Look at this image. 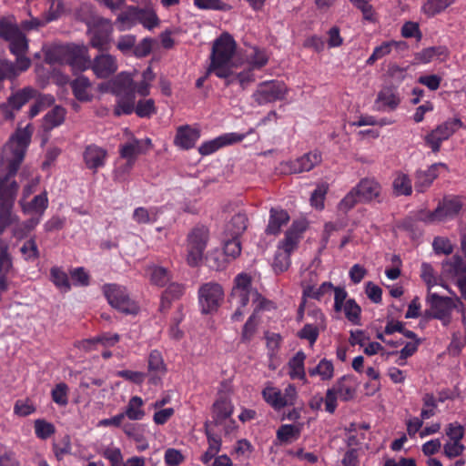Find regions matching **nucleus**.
Returning a JSON list of instances; mask_svg holds the SVG:
<instances>
[{"mask_svg":"<svg viewBox=\"0 0 466 466\" xmlns=\"http://www.w3.org/2000/svg\"><path fill=\"white\" fill-rule=\"evenodd\" d=\"M237 51V43L228 33L221 34L213 42L210 53L208 73H213L218 78L226 79L227 85L233 83L230 77L237 67L233 58Z\"/></svg>","mask_w":466,"mask_h":466,"instance_id":"obj_1","label":"nucleus"},{"mask_svg":"<svg viewBox=\"0 0 466 466\" xmlns=\"http://www.w3.org/2000/svg\"><path fill=\"white\" fill-rule=\"evenodd\" d=\"M17 190L15 181H0V233L7 230L21 233L27 230L26 222L21 224L12 211Z\"/></svg>","mask_w":466,"mask_h":466,"instance_id":"obj_2","label":"nucleus"},{"mask_svg":"<svg viewBox=\"0 0 466 466\" xmlns=\"http://www.w3.org/2000/svg\"><path fill=\"white\" fill-rule=\"evenodd\" d=\"M32 134L33 127L28 124L23 128H17L5 145L2 161L7 165L9 175H14L18 170L31 142Z\"/></svg>","mask_w":466,"mask_h":466,"instance_id":"obj_3","label":"nucleus"},{"mask_svg":"<svg viewBox=\"0 0 466 466\" xmlns=\"http://www.w3.org/2000/svg\"><path fill=\"white\" fill-rule=\"evenodd\" d=\"M114 95L117 97L114 115H130L136 105L135 81L132 74L121 72L112 78Z\"/></svg>","mask_w":466,"mask_h":466,"instance_id":"obj_4","label":"nucleus"},{"mask_svg":"<svg viewBox=\"0 0 466 466\" xmlns=\"http://www.w3.org/2000/svg\"><path fill=\"white\" fill-rule=\"evenodd\" d=\"M250 299L253 302H258L256 309L258 310L267 309V304L269 303L257 289H252L251 277L247 273L241 272L234 279L230 293L231 303L236 307H247Z\"/></svg>","mask_w":466,"mask_h":466,"instance_id":"obj_5","label":"nucleus"},{"mask_svg":"<svg viewBox=\"0 0 466 466\" xmlns=\"http://www.w3.org/2000/svg\"><path fill=\"white\" fill-rule=\"evenodd\" d=\"M381 193L380 184L374 178H362L350 192L340 200L339 209L347 212L358 202L369 203L378 200Z\"/></svg>","mask_w":466,"mask_h":466,"instance_id":"obj_6","label":"nucleus"},{"mask_svg":"<svg viewBox=\"0 0 466 466\" xmlns=\"http://www.w3.org/2000/svg\"><path fill=\"white\" fill-rule=\"evenodd\" d=\"M102 291L108 304L125 315H137L139 311L138 303L131 298L125 286L116 283L103 285Z\"/></svg>","mask_w":466,"mask_h":466,"instance_id":"obj_7","label":"nucleus"},{"mask_svg":"<svg viewBox=\"0 0 466 466\" xmlns=\"http://www.w3.org/2000/svg\"><path fill=\"white\" fill-rule=\"evenodd\" d=\"M289 89L281 80L272 79L258 83L251 95L257 106H266L277 101L285 100Z\"/></svg>","mask_w":466,"mask_h":466,"instance_id":"obj_8","label":"nucleus"},{"mask_svg":"<svg viewBox=\"0 0 466 466\" xmlns=\"http://www.w3.org/2000/svg\"><path fill=\"white\" fill-rule=\"evenodd\" d=\"M86 24L90 37L89 45L100 51L108 50L113 33L111 20L101 16H94L86 20Z\"/></svg>","mask_w":466,"mask_h":466,"instance_id":"obj_9","label":"nucleus"},{"mask_svg":"<svg viewBox=\"0 0 466 466\" xmlns=\"http://www.w3.org/2000/svg\"><path fill=\"white\" fill-rule=\"evenodd\" d=\"M198 297L201 313L212 314L217 312L221 306L225 293L219 283L209 281L198 288Z\"/></svg>","mask_w":466,"mask_h":466,"instance_id":"obj_10","label":"nucleus"},{"mask_svg":"<svg viewBox=\"0 0 466 466\" xmlns=\"http://www.w3.org/2000/svg\"><path fill=\"white\" fill-rule=\"evenodd\" d=\"M301 235H284L277 245V250L275 252L271 267L276 274H280L287 271L290 265V256L294 250L298 248L300 241Z\"/></svg>","mask_w":466,"mask_h":466,"instance_id":"obj_11","label":"nucleus"},{"mask_svg":"<svg viewBox=\"0 0 466 466\" xmlns=\"http://www.w3.org/2000/svg\"><path fill=\"white\" fill-rule=\"evenodd\" d=\"M462 127L463 123L460 118H449L424 136L423 139L425 145L430 147L432 152L437 153L441 149V143L448 140Z\"/></svg>","mask_w":466,"mask_h":466,"instance_id":"obj_12","label":"nucleus"},{"mask_svg":"<svg viewBox=\"0 0 466 466\" xmlns=\"http://www.w3.org/2000/svg\"><path fill=\"white\" fill-rule=\"evenodd\" d=\"M463 203L460 197L445 196L438 204L436 209L429 213L425 219L429 222H447L455 218L462 209Z\"/></svg>","mask_w":466,"mask_h":466,"instance_id":"obj_13","label":"nucleus"},{"mask_svg":"<svg viewBox=\"0 0 466 466\" xmlns=\"http://www.w3.org/2000/svg\"><path fill=\"white\" fill-rule=\"evenodd\" d=\"M428 302L431 309L425 310L424 317L426 319H436L447 324L451 320V312L456 304L450 297H442L436 293L428 295Z\"/></svg>","mask_w":466,"mask_h":466,"instance_id":"obj_14","label":"nucleus"},{"mask_svg":"<svg viewBox=\"0 0 466 466\" xmlns=\"http://www.w3.org/2000/svg\"><path fill=\"white\" fill-rule=\"evenodd\" d=\"M24 213L32 216L26 221L25 228L32 230L39 223L41 217L48 206V198L46 192L35 196L31 201L20 200Z\"/></svg>","mask_w":466,"mask_h":466,"instance_id":"obj_15","label":"nucleus"},{"mask_svg":"<svg viewBox=\"0 0 466 466\" xmlns=\"http://www.w3.org/2000/svg\"><path fill=\"white\" fill-rule=\"evenodd\" d=\"M0 36L9 42V48L13 55H25L28 41L16 25L7 24L4 25L0 30Z\"/></svg>","mask_w":466,"mask_h":466,"instance_id":"obj_16","label":"nucleus"},{"mask_svg":"<svg viewBox=\"0 0 466 466\" xmlns=\"http://www.w3.org/2000/svg\"><path fill=\"white\" fill-rule=\"evenodd\" d=\"M90 60L87 46L67 44L66 64L69 65L73 70L84 72L89 69Z\"/></svg>","mask_w":466,"mask_h":466,"instance_id":"obj_17","label":"nucleus"},{"mask_svg":"<svg viewBox=\"0 0 466 466\" xmlns=\"http://www.w3.org/2000/svg\"><path fill=\"white\" fill-rule=\"evenodd\" d=\"M91 69L97 78L105 79L114 75L118 69L116 58L108 54L102 53L90 60Z\"/></svg>","mask_w":466,"mask_h":466,"instance_id":"obj_18","label":"nucleus"},{"mask_svg":"<svg viewBox=\"0 0 466 466\" xmlns=\"http://www.w3.org/2000/svg\"><path fill=\"white\" fill-rule=\"evenodd\" d=\"M167 371L162 354L157 350L150 351L147 358L148 383L154 386L162 384V380Z\"/></svg>","mask_w":466,"mask_h":466,"instance_id":"obj_19","label":"nucleus"},{"mask_svg":"<svg viewBox=\"0 0 466 466\" xmlns=\"http://www.w3.org/2000/svg\"><path fill=\"white\" fill-rule=\"evenodd\" d=\"M245 138L246 135H240L239 133H225L214 139L203 142L198 147V152L202 156H208L223 147L241 142Z\"/></svg>","mask_w":466,"mask_h":466,"instance_id":"obj_20","label":"nucleus"},{"mask_svg":"<svg viewBox=\"0 0 466 466\" xmlns=\"http://www.w3.org/2000/svg\"><path fill=\"white\" fill-rule=\"evenodd\" d=\"M207 243L208 235H188L187 263L190 267L195 268L201 264Z\"/></svg>","mask_w":466,"mask_h":466,"instance_id":"obj_21","label":"nucleus"},{"mask_svg":"<svg viewBox=\"0 0 466 466\" xmlns=\"http://www.w3.org/2000/svg\"><path fill=\"white\" fill-rule=\"evenodd\" d=\"M106 157V150L94 144L86 146L83 152L85 165L93 173L97 172L99 168L105 166Z\"/></svg>","mask_w":466,"mask_h":466,"instance_id":"obj_22","label":"nucleus"},{"mask_svg":"<svg viewBox=\"0 0 466 466\" xmlns=\"http://www.w3.org/2000/svg\"><path fill=\"white\" fill-rule=\"evenodd\" d=\"M400 103L397 89L393 86L382 87L376 97L375 106L380 111H393Z\"/></svg>","mask_w":466,"mask_h":466,"instance_id":"obj_23","label":"nucleus"},{"mask_svg":"<svg viewBox=\"0 0 466 466\" xmlns=\"http://www.w3.org/2000/svg\"><path fill=\"white\" fill-rule=\"evenodd\" d=\"M15 56H16L15 63L6 60L0 62V76L2 78H15L30 67L31 60L25 55Z\"/></svg>","mask_w":466,"mask_h":466,"instance_id":"obj_24","label":"nucleus"},{"mask_svg":"<svg viewBox=\"0 0 466 466\" xmlns=\"http://www.w3.org/2000/svg\"><path fill=\"white\" fill-rule=\"evenodd\" d=\"M440 169L448 171V166L445 163H435L432 164L427 170L420 171L417 174V180L415 182V188L423 192L428 188L433 181L438 177Z\"/></svg>","mask_w":466,"mask_h":466,"instance_id":"obj_25","label":"nucleus"},{"mask_svg":"<svg viewBox=\"0 0 466 466\" xmlns=\"http://www.w3.org/2000/svg\"><path fill=\"white\" fill-rule=\"evenodd\" d=\"M199 137V130L186 125L177 128L174 143L179 148L187 150L195 146Z\"/></svg>","mask_w":466,"mask_h":466,"instance_id":"obj_26","label":"nucleus"},{"mask_svg":"<svg viewBox=\"0 0 466 466\" xmlns=\"http://www.w3.org/2000/svg\"><path fill=\"white\" fill-rule=\"evenodd\" d=\"M245 63L251 69L259 70L264 67L269 60V56L266 49L257 46H250L245 51Z\"/></svg>","mask_w":466,"mask_h":466,"instance_id":"obj_27","label":"nucleus"},{"mask_svg":"<svg viewBox=\"0 0 466 466\" xmlns=\"http://www.w3.org/2000/svg\"><path fill=\"white\" fill-rule=\"evenodd\" d=\"M71 88L75 97L81 102H89L93 99L92 83L85 76H80L71 82Z\"/></svg>","mask_w":466,"mask_h":466,"instance_id":"obj_28","label":"nucleus"},{"mask_svg":"<svg viewBox=\"0 0 466 466\" xmlns=\"http://www.w3.org/2000/svg\"><path fill=\"white\" fill-rule=\"evenodd\" d=\"M321 155L319 151L304 154L291 162V170L294 173L308 172L321 162Z\"/></svg>","mask_w":466,"mask_h":466,"instance_id":"obj_29","label":"nucleus"},{"mask_svg":"<svg viewBox=\"0 0 466 466\" xmlns=\"http://www.w3.org/2000/svg\"><path fill=\"white\" fill-rule=\"evenodd\" d=\"M306 354L299 350L288 362L289 375L291 380H299L306 381L305 372Z\"/></svg>","mask_w":466,"mask_h":466,"instance_id":"obj_30","label":"nucleus"},{"mask_svg":"<svg viewBox=\"0 0 466 466\" xmlns=\"http://www.w3.org/2000/svg\"><path fill=\"white\" fill-rule=\"evenodd\" d=\"M120 156L124 158L127 159V163L126 166V169L128 171L131 169L136 157L144 153L143 151V142L138 139L133 138L127 143L122 145L120 147Z\"/></svg>","mask_w":466,"mask_h":466,"instance_id":"obj_31","label":"nucleus"},{"mask_svg":"<svg viewBox=\"0 0 466 466\" xmlns=\"http://www.w3.org/2000/svg\"><path fill=\"white\" fill-rule=\"evenodd\" d=\"M186 287L184 284L172 282L165 289L161 296V303L159 309L161 311L167 310L173 300L179 299L185 293Z\"/></svg>","mask_w":466,"mask_h":466,"instance_id":"obj_32","label":"nucleus"},{"mask_svg":"<svg viewBox=\"0 0 466 466\" xmlns=\"http://www.w3.org/2000/svg\"><path fill=\"white\" fill-rule=\"evenodd\" d=\"M204 427L205 433L208 439V448L201 456V461L204 464H208L216 457V455L220 451L221 439L219 436L211 432L208 421L205 423Z\"/></svg>","mask_w":466,"mask_h":466,"instance_id":"obj_33","label":"nucleus"},{"mask_svg":"<svg viewBox=\"0 0 466 466\" xmlns=\"http://www.w3.org/2000/svg\"><path fill=\"white\" fill-rule=\"evenodd\" d=\"M289 221L288 212L282 208H272L269 211V219L266 233H278Z\"/></svg>","mask_w":466,"mask_h":466,"instance_id":"obj_34","label":"nucleus"},{"mask_svg":"<svg viewBox=\"0 0 466 466\" xmlns=\"http://www.w3.org/2000/svg\"><path fill=\"white\" fill-rule=\"evenodd\" d=\"M43 52L47 64H66L67 45L45 46Z\"/></svg>","mask_w":466,"mask_h":466,"instance_id":"obj_35","label":"nucleus"},{"mask_svg":"<svg viewBox=\"0 0 466 466\" xmlns=\"http://www.w3.org/2000/svg\"><path fill=\"white\" fill-rule=\"evenodd\" d=\"M443 273L449 277L466 278V261L460 256H453L442 263Z\"/></svg>","mask_w":466,"mask_h":466,"instance_id":"obj_36","label":"nucleus"},{"mask_svg":"<svg viewBox=\"0 0 466 466\" xmlns=\"http://www.w3.org/2000/svg\"><path fill=\"white\" fill-rule=\"evenodd\" d=\"M263 400L275 410H279L288 406V402L282 399V392L272 385H267L261 392Z\"/></svg>","mask_w":466,"mask_h":466,"instance_id":"obj_37","label":"nucleus"},{"mask_svg":"<svg viewBox=\"0 0 466 466\" xmlns=\"http://www.w3.org/2000/svg\"><path fill=\"white\" fill-rule=\"evenodd\" d=\"M137 24L136 6L130 5L121 12L115 22L118 31L123 32L131 29Z\"/></svg>","mask_w":466,"mask_h":466,"instance_id":"obj_38","label":"nucleus"},{"mask_svg":"<svg viewBox=\"0 0 466 466\" xmlns=\"http://www.w3.org/2000/svg\"><path fill=\"white\" fill-rule=\"evenodd\" d=\"M144 404L141 397L133 396L126 406L125 411L121 413L131 420H140L145 416Z\"/></svg>","mask_w":466,"mask_h":466,"instance_id":"obj_39","label":"nucleus"},{"mask_svg":"<svg viewBox=\"0 0 466 466\" xmlns=\"http://www.w3.org/2000/svg\"><path fill=\"white\" fill-rule=\"evenodd\" d=\"M137 22L147 29H153L159 25V18L152 7L139 8L136 6Z\"/></svg>","mask_w":466,"mask_h":466,"instance_id":"obj_40","label":"nucleus"},{"mask_svg":"<svg viewBox=\"0 0 466 466\" xmlns=\"http://www.w3.org/2000/svg\"><path fill=\"white\" fill-rule=\"evenodd\" d=\"M36 90L27 86L24 87L14 94H12L7 101L13 106L15 111H19L24 105H25L30 99L35 97Z\"/></svg>","mask_w":466,"mask_h":466,"instance_id":"obj_41","label":"nucleus"},{"mask_svg":"<svg viewBox=\"0 0 466 466\" xmlns=\"http://www.w3.org/2000/svg\"><path fill=\"white\" fill-rule=\"evenodd\" d=\"M56 4V0H27L28 15H54L51 11Z\"/></svg>","mask_w":466,"mask_h":466,"instance_id":"obj_42","label":"nucleus"},{"mask_svg":"<svg viewBox=\"0 0 466 466\" xmlns=\"http://www.w3.org/2000/svg\"><path fill=\"white\" fill-rule=\"evenodd\" d=\"M233 412V406L227 399L221 398L213 404V414L216 424L222 423Z\"/></svg>","mask_w":466,"mask_h":466,"instance_id":"obj_43","label":"nucleus"},{"mask_svg":"<svg viewBox=\"0 0 466 466\" xmlns=\"http://www.w3.org/2000/svg\"><path fill=\"white\" fill-rule=\"evenodd\" d=\"M301 429L293 424H282L277 431V439L281 443H289L299 438Z\"/></svg>","mask_w":466,"mask_h":466,"instance_id":"obj_44","label":"nucleus"},{"mask_svg":"<svg viewBox=\"0 0 466 466\" xmlns=\"http://www.w3.org/2000/svg\"><path fill=\"white\" fill-rule=\"evenodd\" d=\"M149 271L151 283L157 287L166 286L172 279L171 272L160 266H152L149 268Z\"/></svg>","mask_w":466,"mask_h":466,"instance_id":"obj_45","label":"nucleus"},{"mask_svg":"<svg viewBox=\"0 0 466 466\" xmlns=\"http://www.w3.org/2000/svg\"><path fill=\"white\" fill-rule=\"evenodd\" d=\"M207 265L214 270L219 271L227 268L230 262L229 259L225 256L223 251L215 249L209 252L206 257Z\"/></svg>","mask_w":466,"mask_h":466,"instance_id":"obj_46","label":"nucleus"},{"mask_svg":"<svg viewBox=\"0 0 466 466\" xmlns=\"http://www.w3.org/2000/svg\"><path fill=\"white\" fill-rule=\"evenodd\" d=\"M455 0H427L421 6V11L427 16H434L437 14L444 11L447 7L452 5Z\"/></svg>","mask_w":466,"mask_h":466,"instance_id":"obj_47","label":"nucleus"},{"mask_svg":"<svg viewBox=\"0 0 466 466\" xmlns=\"http://www.w3.org/2000/svg\"><path fill=\"white\" fill-rule=\"evenodd\" d=\"M222 251L230 262L236 259L241 253L239 235H232L230 239L224 240Z\"/></svg>","mask_w":466,"mask_h":466,"instance_id":"obj_48","label":"nucleus"},{"mask_svg":"<svg viewBox=\"0 0 466 466\" xmlns=\"http://www.w3.org/2000/svg\"><path fill=\"white\" fill-rule=\"evenodd\" d=\"M66 109L62 106H56L52 108L45 116V126L46 128L52 129L63 124L66 118Z\"/></svg>","mask_w":466,"mask_h":466,"instance_id":"obj_49","label":"nucleus"},{"mask_svg":"<svg viewBox=\"0 0 466 466\" xmlns=\"http://www.w3.org/2000/svg\"><path fill=\"white\" fill-rule=\"evenodd\" d=\"M311 377L319 375L322 380H329L333 377L334 366L330 360L322 359L319 364L309 370Z\"/></svg>","mask_w":466,"mask_h":466,"instance_id":"obj_50","label":"nucleus"},{"mask_svg":"<svg viewBox=\"0 0 466 466\" xmlns=\"http://www.w3.org/2000/svg\"><path fill=\"white\" fill-rule=\"evenodd\" d=\"M392 187L396 196H410L412 192L411 181L405 174H398Z\"/></svg>","mask_w":466,"mask_h":466,"instance_id":"obj_51","label":"nucleus"},{"mask_svg":"<svg viewBox=\"0 0 466 466\" xmlns=\"http://www.w3.org/2000/svg\"><path fill=\"white\" fill-rule=\"evenodd\" d=\"M248 218L245 214L237 213L226 223V233H243L247 229Z\"/></svg>","mask_w":466,"mask_h":466,"instance_id":"obj_52","label":"nucleus"},{"mask_svg":"<svg viewBox=\"0 0 466 466\" xmlns=\"http://www.w3.org/2000/svg\"><path fill=\"white\" fill-rule=\"evenodd\" d=\"M157 211L155 208H137L133 212V219L138 224H149L157 220Z\"/></svg>","mask_w":466,"mask_h":466,"instance_id":"obj_53","label":"nucleus"},{"mask_svg":"<svg viewBox=\"0 0 466 466\" xmlns=\"http://www.w3.org/2000/svg\"><path fill=\"white\" fill-rule=\"evenodd\" d=\"M346 319L352 324L359 325L360 321L361 309L354 299L346 300L342 308Z\"/></svg>","mask_w":466,"mask_h":466,"instance_id":"obj_54","label":"nucleus"},{"mask_svg":"<svg viewBox=\"0 0 466 466\" xmlns=\"http://www.w3.org/2000/svg\"><path fill=\"white\" fill-rule=\"evenodd\" d=\"M334 286L330 282H323L318 289L309 286L304 289L303 295L320 300L325 295H330L334 290Z\"/></svg>","mask_w":466,"mask_h":466,"instance_id":"obj_55","label":"nucleus"},{"mask_svg":"<svg viewBox=\"0 0 466 466\" xmlns=\"http://www.w3.org/2000/svg\"><path fill=\"white\" fill-rule=\"evenodd\" d=\"M30 16H31V19L23 21L21 23V27L24 30L30 31V30L38 29L39 27L44 26L46 24H47L48 22H50L56 18L55 15L41 16V15H38V14L35 15L34 13Z\"/></svg>","mask_w":466,"mask_h":466,"instance_id":"obj_56","label":"nucleus"},{"mask_svg":"<svg viewBox=\"0 0 466 466\" xmlns=\"http://www.w3.org/2000/svg\"><path fill=\"white\" fill-rule=\"evenodd\" d=\"M13 271V262L8 252V245L0 240V273L10 274Z\"/></svg>","mask_w":466,"mask_h":466,"instance_id":"obj_57","label":"nucleus"},{"mask_svg":"<svg viewBox=\"0 0 466 466\" xmlns=\"http://www.w3.org/2000/svg\"><path fill=\"white\" fill-rule=\"evenodd\" d=\"M56 431L55 426L45 420L38 419L35 420V433L37 438L46 440Z\"/></svg>","mask_w":466,"mask_h":466,"instance_id":"obj_58","label":"nucleus"},{"mask_svg":"<svg viewBox=\"0 0 466 466\" xmlns=\"http://www.w3.org/2000/svg\"><path fill=\"white\" fill-rule=\"evenodd\" d=\"M346 377H341L336 381L334 386L331 388L335 390V393L339 396L343 400H349L353 398L355 390L354 389L346 384Z\"/></svg>","mask_w":466,"mask_h":466,"instance_id":"obj_59","label":"nucleus"},{"mask_svg":"<svg viewBox=\"0 0 466 466\" xmlns=\"http://www.w3.org/2000/svg\"><path fill=\"white\" fill-rule=\"evenodd\" d=\"M68 386L60 382L55 386L51 391V397L55 403L60 406H66L68 403Z\"/></svg>","mask_w":466,"mask_h":466,"instance_id":"obj_60","label":"nucleus"},{"mask_svg":"<svg viewBox=\"0 0 466 466\" xmlns=\"http://www.w3.org/2000/svg\"><path fill=\"white\" fill-rule=\"evenodd\" d=\"M319 336V328L313 324H305L303 328L298 332V337L301 339H306L312 346L316 343Z\"/></svg>","mask_w":466,"mask_h":466,"instance_id":"obj_61","label":"nucleus"},{"mask_svg":"<svg viewBox=\"0 0 466 466\" xmlns=\"http://www.w3.org/2000/svg\"><path fill=\"white\" fill-rule=\"evenodd\" d=\"M432 248L438 255H450L453 252V246L451 241L442 236L435 237L432 241Z\"/></svg>","mask_w":466,"mask_h":466,"instance_id":"obj_62","label":"nucleus"},{"mask_svg":"<svg viewBox=\"0 0 466 466\" xmlns=\"http://www.w3.org/2000/svg\"><path fill=\"white\" fill-rule=\"evenodd\" d=\"M51 280L59 289H63L66 291L70 289L69 279L66 272L60 268L54 267L50 270Z\"/></svg>","mask_w":466,"mask_h":466,"instance_id":"obj_63","label":"nucleus"},{"mask_svg":"<svg viewBox=\"0 0 466 466\" xmlns=\"http://www.w3.org/2000/svg\"><path fill=\"white\" fill-rule=\"evenodd\" d=\"M134 111L140 117H148L156 112L155 101L151 98L139 100L137 106H134Z\"/></svg>","mask_w":466,"mask_h":466,"instance_id":"obj_64","label":"nucleus"}]
</instances>
